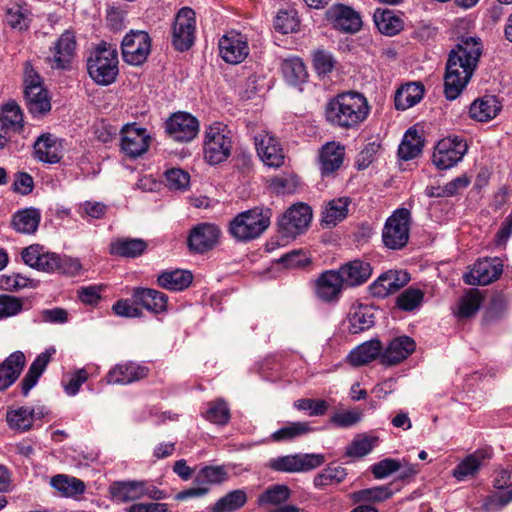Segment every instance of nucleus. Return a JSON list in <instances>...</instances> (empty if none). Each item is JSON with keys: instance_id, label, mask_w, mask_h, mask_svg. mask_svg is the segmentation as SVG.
I'll list each match as a JSON object with an SVG mask.
<instances>
[{"instance_id": "nucleus-22", "label": "nucleus", "mask_w": 512, "mask_h": 512, "mask_svg": "<svg viewBox=\"0 0 512 512\" xmlns=\"http://www.w3.org/2000/svg\"><path fill=\"white\" fill-rule=\"evenodd\" d=\"M23 126V115L14 101L7 102L0 112V149L4 148L13 134Z\"/></svg>"}, {"instance_id": "nucleus-6", "label": "nucleus", "mask_w": 512, "mask_h": 512, "mask_svg": "<svg viewBox=\"0 0 512 512\" xmlns=\"http://www.w3.org/2000/svg\"><path fill=\"white\" fill-rule=\"evenodd\" d=\"M232 140L227 126L214 122L206 127L203 139V156L211 165L225 161L231 154Z\"/></svg>"}, {"instance_id": "nucleus-35", "label": "nucleus", "mask_w": 512, "mask_h": 512, "mask_svg": "<svg viewBox=\"0 0 512 512\" xmlns=\"http://www.w3.org/2000/svg\"><path fill=\"white\" fill-rule=\"evenodd\" d=\"M339 272L347 286H357L366 282L372 274V267L368 262L354 260L343 265Z\"/></svg>"}, {"instance_id": "nucleus-24", "label": "nucleus", "mask_w": 512, "mask_h": 512, "mask_svg": "<svg viewBox=\"0 0 512 512\" xmlns=\"http://www.w3.org/2000/svg\"><path fill=\"white\" fill-rule=\"evenodd\" d=\"M410 281L406 271L390 270L379 276L371 285L370 292L373 296L384 298L398 291Z\"/></svg>"}, {"instance_id": "nucleus-59", "label": "nucleus", "mask_w": 512, "mask_h": 512, "mask_svg": "<svg viewBox=\"0 0 512 512\" xmlns=\"http://www.w3.org/2000/svg\"><path fill=\"white\" fill-rule=\"evenodd\" d=\"M166 185L170 190L183 192L190 186V175L183 169L172 168L165 173Z\"/></svg>"}, {"instance_id": "nucleus-36", "label": "nucleus", "mask_w": 512, "mask_h": 512, "mask_svg": "<svg viewBox=\"0 0 512 512\" xmlns=\"http://www.w3.org/2000/svg\"><path fill=\"white\" fill-rule=\"evenodd\" d=\"M375 320L374 310L367 305H353L350 309L348 321L349 331L353 334L360 333L373 326Z\"/></svg>"}, {"instance_id": "nucleus-2", "label": "nucleus", "mask_w": 512, "mask_h": 512, "mask_svg": "<svg viewBox=\"0 0 512 512\" xmlns=\"http://www.w3.org/2000/svg\"><path fill=\"white\" fill-rule=\"evenodd\" d=\"M369 113L367 98L354 91L338 94L327 102L325 108L326 120L343 129L358 128L368 118Z\"/></svg>"}, {"instance_id": "nucleus-54", "label": "nucleus", "mask_w": 512, "mask_h": 512, "mask_svg": "<svg viewBox=\"0 0 512 512\" xmlns=\"http://www.w3.org/2000/svg\"><path fill=\"white\" fill-rule=\"evenodd\" d=\"M228 479V472L222 465H209L201 468L195 477L197 484L215 485Z\"/></svg>"}, {"instance_id": "nucleus-11", "label": "nucleus", "mask_w": 512, "mask_h": 512, "mask_svg": "<svg viewBox=\"0 0 512 512\" xmlns=\"http://www.w3.org/2000/svg\"><path fill=\"white\" fill-rule=\"evenodd\" d=\"M151 51V38L142 30L130 31L122 40V56L126 63L143 64Z\"/></svg>"}, {"instance_id": "nucleus-16", "label": "nucleus", "mask_w": 512, "mask_h": 512, "mask_svg": "<svg viewBox=\"0 0 512 512\" xmlns=\"http://www.w3.org/2000/svg\"><path fill=\"white\" fill-rule=\"evenodd\" d=\"M76 51V39L72 31H64L50 47L47 57L48 64L55 69L70 67Z\"/></svg>"}, {"instance_id": "nucleus-30", "label": "nucleus", "mask_w": 512, "mask_h": 512, "mask_svg": "<svg viewBox=\"0 0 512 512\" xmlns=\"http://www.w3.org/2000/svg\"><path fill=\"white\" fill-rule=\"evenodd\" d=\"M415 350V342L408 336L393 339L381 354V362L394 365L405 360Z\"/></svg>"}, {"instance_id": "nucleus-56", "label": "nucleus", "mask_w": 512, "mask_h": 512, "mask_svg": "<svg viewBox=\"0 0 512 512\" xmlns=\"http://www.w3.org/2000/svg\"><path fill=\"white\" fill-rule=\"evenodd\" d=\"M290 497V489L286 485H273L258 497L259 505L277 506L286 502Z\"/></svg>"}, {"instance_id": "nucleus-55", "label": "nucleus", "mask_w": 512, "mask_h": 512, "mask_svg": "<svg viewBox=\"0 0 512 512\" xmlns=\"http://www.w3.org/2000/svg\"><path fill=\"white\" fill-rule=\"evenodd\" d=\"M6 421L8 426L16 431L24 432L32 427V416L28 408L19 407L7 411Z\"/></svg>"}, {"instance_id": "nucleus-26", "label": "nucleus", "mask_w": 512, "mask_h": 512, "mask_svg": "<svg viewBox=\"0 0 512 512\" xmlns=\"http://www.w3.org/2000/svg\"><path fill=\"white\" fill-rule=\"evenodd\" d=\"M491 458V453L486 449H478L463 458L452 471V476L457 481H465L475 477L485 461Z\"/></svg>"}, {"instance_id": "nucleus-46", "label": "nucleus", "mask_w": 512, "mask_h": 512, "mask_svg": "<svg viewBox=\"0 0 512 512\" xmlns=\"http://www.w3.org/2000/svg\"><path fill=\"white\" fill-rule=\"evenodd\" d=\"M247 502V494L243 489L233 490L211 507V512H234L242 508Z\"/></svg>"}, {"instance_id": "nucleus-45", "label": "nucleus", "mask_w": 512, "mask_h": 512, "mask_svg": "<svg viewBox=\"0 0 512 512\" xmlns=\"http://www.w3.org/2000/svg\"><path fill=\"white\" fill-rule=\"evenodd\" d=\"M423 149V140L414 129H409L399 145L398 155L403 160H411L416 158Z\"/></svg>"}, {"instance_id": "nucleus-62", "label": "nucleus", "mask_w": 512, "mask_h": 512, "mask_svg": "<svg viewBox=\"0 0 512 512\" xmlns=\"http://www.w3.org/2000/svg\"><path fill=\"white\" fill-rule=\"evenodd\" d=\"M392 495L393 491L390 485L375 486L355 493L357 500L370 502H382L391 498Z\"/></svg>"}, {"instance_id": "nucleus-17", "label": "nucleus", "mask_w": 512, "mask_h": 512, "mask_svg": "<svg viewBox=\"0 0 512 512\" xmlns=\"http://www.w3.org/2000/svg\"><path fill=\"white\" fill-rule=\"evenodd\" d=\"M122 151L131 158L144 154L151 143V136L145 128L136 123L126 124L121 130Z\"/></svg>"}, {"instance_id": "nucleus-19", "label": "nucleus", "mask_w": 512, "mask_h": 512, "mask_svg": "<svg viewBox=\"0 0 512 512\" xmlns=\"http://www.w3.org/2000/svg\"><path fill=\"white\" fill-rule=\"evenodd\" d=\"M219 51L225 62L238 64L249 54L247 37L237 31H229L220 38Z\"/></svg>"}, {"instance_id": "nucleus-27", "label": "nucleus", "mask_w": 512, "mask_h": 512, "mask_svg": "<svg viewBox=\"0 0 512 512\" xmlns=\"http://www.w3.org/2000/svg\"><path fill=\"white\" fill-rule=\"evenodd\" d=\"M148 368L134 363L126 362L113 367L107 375V384H130L143 380L148 374Z\"/></svg>"}, {"instance_id": "nucleus-15", "label": "nucleus", "mask_w": 512, "mask_h": 512, "mask_svg": "<svg viewBox=\"0 0 512 512\" xmlns=\"http://www.w3.org/2000/svg\"><path fill=\"white\" fill-rule=\"evenodd\" d=\"M112 497L120 502L140 499L144 496L155 500L165 498V493L155 486L148 485L146 481H122L111 486Z\"/></svg>"}, {"instance_id": "nucleus-29", "label": "nucleus", "mask_w": 512, "mask_h": 512, "mask_svg": "<svg viewBox=\"0 0 512 512\" xmlns=\"http://www.w3.org/2000/svg\"><path fill=\"white\" fill-rule=\"evenodd\" d=\"M133 299L136 304L154 314L163 313L167 310V295L155 289L136 288L133 292Z\"/></svg>"}, {"instance_id": "nucleus-44", "label": "nucleus", "mask_w": 512, "mask_h": 512, "mask_svg": "<svg viewBox=\"0 0 512 512\" xmlns=\"http://www.w3.org/2000/svg\"><path fill=\"white\" fill-rule=\"evenodd\" d=\"M40 222V213L37 209L29 208L17 212L13 216L12 224L16 231L24 234L34 233Z\"/></svg>"}, {"instance_id": "nucleus-5", "label": "nucleus", "mask_w": 512, "mask_h": 512, "mask_svg": "<svg viewBox=\"0 0 512 512\" xmlns=\"http://www.w3.org/2000/svg\"><path fill=\"white\" fill-rule=\"evenodd\" d=\"M118 54L111 47L98 46L87 59V71L98 85L108 86L115 82L118 69Z\"/></svg>"}, {"instance_id": "nucleus-40", "label": "nucleus", "mask_w": 512, "mask_h": 512, "mask_svg": "<svg viewBox=\"0 0 512 512\" xmlns=\"http://www.w3.org/2000/svg\"><path fill=\"white\" fill-rule=\"evenodd\" d=\"M382 345L379 340L364 342L353 349L349 355V362L354 366L365 365L381 355Z\"/></svg>"}, {"instance_id": "nucleus-12", "label": "nucleus", "mask_w": 512, "mask_h": 512, "mask_svg": "<svg viewBox=\"0 0 512 512\" xmlns=\"http://www.w3.org/2000/svg\"><path fill=\"white\" fill-rule=\"evenodd\" d=\"M312 220V210L309 205L298 203L291 206L279 220L280 232L288 238H295L304 233Z\"/></svg>"}, {"instance_id": "nucleus-28", "label": "nucleus", "mask_w": 512, "mask_h": 512, "mask_svg": "<svg viewBox=\"0 0 512 512\" xmlns=\"http://www.w3.org/2000/svg\"><path fill=\"white\" fill-rule=\"evenodd\" d=\"M220 230L213 224H200L190 233L188 244L196 252H205L211 249L218 240Z\"/></svg>"}, {"instance_id": "nucleus-25", "label": "nucleus", "mask_w": 512, "mask_h": 512, "mask_svg": "<svg viewBox=\"0 0 512 512\" xmlns=\"http://www.w3.org/2000/svg\"><path fill=\"white\" fill-rule=\"evenodd\" d=\"M345 281L339 270L326 271L316 281L315 292L318 298L325 302H331L339 298Z\"/></svg>"}, {"instance_id": "nucleus-61", "label": "nucleus", "mask_w": 512, "mask_h": 512, "mask_svg": "<svg viewBox=\"0 0 512 512\" xmlns=\"http://www.w3.org/2000/svg\"><path fill=\"white\" fill-rule=\"evenodd\" d=\"M274 27L277 31L282 34L293 33L298 30L299 19L297 13L294 10H284L278 12Z\"/></svg>"}, {"instance_id": "nucleus-21", "label": "nucleus", "mask_w": 512, "mask_h": 512, "mask_svg": "<svg viewBox=\"0 0 512 512\" xmlns=\"http://www.w3.org/2000/svg\"><path fill=\"white\" fill-rule=\"evenodd\" d=\"M502 268L497 258L478 260L464 275V281L468 285H488L501 275Z\"/></svg>"}, {"instance_id": "nucleus-39", "label": "nucleus", "mask_w": 512, "mask_h": 512, "mask_svg": "<svg viewBox=\"0 0 512 512\" xmlns=\"http://www.w3.org/2000/svg\"><path fill=\"white\" fill-rule=\"evenodd\" d=\"M192 280L191 272L176 269L162 272L157 278V283L160 287L170 291H182L191 284Z\"/></svg>"}, {"instance_id": "nucleus-10", "label": "nucleus", "mask_w": 512, "mask_h": 512, "mask_svg": "<svg viewBox=\"0 0 512 512\" xmlns=\"http://www.w3.org/2000/svg\"><path fill=\"white\" fill-rule=\"evenodd\" d=\"M467 148V143L460 137L443 138L435 146L433 163L438 169H449L462 160Z\"/></svg>"}, {"instance_id": "nucleus-32", "label": "nucleus", "mask_w": 512, "mask_h": 512, "mask_svg": "<svg viewBox=\"0 0 512 512\" xmlns=\"http://www.w3.org/2000/svg\"><path fill=\"white\" fill-rule=\"evenodd\" d=\"M501 103L492 95H486L472 102L469 116L478 122H487L494 119L501 111Z\"/></svg>"}, {"instance_id": "nucleus-23", "label": "nucleus", "mask_w": 512, "mask_h": 512, "mask_svg": "<svg viewBox=\"0 0 512 512\" xmlns=\"http://www.w3.org/2000/svg\"><path fill=\"white\" fill-rule=\"evenodd\" d=\"M345 148L339 142L324 144L318 153L317 164L322 177L333 175L343 164Z\"/></svg>"}, {"instance_id": "nucleus-8", "label": "nucleus", "mask_w": 512, "mask_h": 512, "mask_svg": "<svg viewBox=\"0 0 512 512\" xmlns=\"http://www.w3.org/2000/svg\"><path fill=\"white\" fill-rule=\"evenodd\" d=\"M324 462L325 457L322 454H291L270 459L267 467L277 472L297 473L320 467Z\"/></svg>"}, {"instance_id": "nucleus-37", "label": "nucleus", "mask_w": 512, "mask_h": 512, "mask_svg": "<svg viewBox=\"0 0 512 512\" xmlns=\"http://www.w3.org/2000/svg\"><path fill=\"white\" fill-rule=\"evenodd\" d=\"M147 244L138 238H117L110 243V253L115 256L135 258L144 253Z\"/></svg>"}, {"instance_id": "nucleus-63", "label": "nucleus", "mask_w": 512, "mask_h": 512, "mask_svg": "<svg viewBox=\"0 0 512 512\" xmlns=\"http://www.w3.org/2000/svg\"><path fill=\"white\" fill-rule=\"evenodd\" d=\"M269 186L277 194H292L299 186V179L293 174L280 175L271 178Z\"/></svg>"}, {"instance_id": "nucleus-1", "label": "nucleus", "mask_w": 512, "mask_h": 512, "mask_svg": "<svg viewBox=\"0 0 512 512\" xmlns=\"http://www.w3.org/2000/svg\"><path fill=\"white\" fill-rule=\"evenodd\" d=\"M482 40L476 36L462 37L450 54L444 77L447 99H456L469 83L482 55Z\"/></svg>"}, {"instance_id": "nucleus-47", "label": "nucleus", "mask_w": 512, "mask_h": 512, "mask_svg": "<svg viewBox=\"0 0 512 512\" xmlns=\"http://www.w3.org/2000/svg\"><path fill=\"white\" fill-rule=\"evenodd\" d=\"M348 205L349 201L347 198L329 201L322 212V222L327 226L336 225L347 216Z\"/></svg>"}, {"instance_id": "nucleus-57", "label": "nucleus", "mask_w": 512, "mask_h": 512, "mask_svg": "<svg viewBox=\"0 0 512 512\" xmlns=\"http://www.w3.org/2000/svg\"><path fill=\"white\" fill-rule=\"evenodd\" d=\"M424 299V292L418 288L409 287L397 297V307L403 311H413L419 308Z\"/></svg>"}, {"instance_id": "nucleus-60", "label": "nucleus", "mask_w": 512, "mask_h": 512, "mask_svg": "<svg viewBox=\"0 0 512 512\" xmlns=\"http://www.w3.org/2000/svg\"><path fill=\"white\" fill-rule=\"evenodd\" d=\"M512 502V487L504 492H494L488 495L482 504L485 512H498Z\"/></svg>"}, {"instance_id": "nucleus-34", "label": "nucleus", "mask_w": 512, "mask_h": 512, "mask_svg": "<svg viewBox=\"0 0 512 512\" xmlns=\"http://www.w3.org/2000/svg\"><path fill=\"white\" fill-rule=\"evenodd\" d=\"M4 20L12 29L27 30L32 20V13L26 3L13 2L6 6Z\"/></svg>"}, {"instance_id": "nucleus-42", "label": "nucleus", "mask_w": 512, "mask_h": 512, "mask_svg": "<svg viewBox=\"0 0 512 512\" xmlns=\"http://www.w3.org/2000/svg\"><path fill=\"white\" fill-rule=\"evenodd\" d=\"M379 442V437L366 433L357 434L346 447L345 455L353 458H361L369 454Z\"/></svg>"}, {"instance_id": "nucleus-31", "label": "nucleus", "mask_w": 512, "mask_h": 512, "mask_svg": "<svg viewBox=\"0 0 512 512\" xmlns=\"http://www.w3.org/2000/svg\"><path fill=\"white\" fill-rule=\"evenodd\" d=\"M34 155L44 163H57L61 159V145L53 135L42 134L34 143Z\"/></svg>"}, {"instance_id": "nucleus-18", "label": "nucleus", "mask_w": 512, "mask_h": 512, "mask_svg": "<svg viewBox=\"0 0 512 512\" xmlns=\"http://www.w3.org/2000/svg\"><path fill=\"white\" fill-rule=\"evenodd\" d=\"M258 156L269 167H280L284 163V152L279 140L266 130L254 136Z\"/></svg>"}, {"instance_id": "nucleus-64", "label": "nucleus", "mask_w": 512, "mask_h": 512, "mask_svg": "<svg viewBox=\"0 0 512 512\" xmlns=\"http://www.w3.org/2000/svg\"><path fill=\"white\" fill-rule=\"evenodd\" d=\"M363 410L354 408L346 411L335 412L331 418L330 423L339 428H348L356 425L362 420Z\"/></svg>"}, {"instance_id": "nucleus-49", "label": "nucleus", "mask_w": 512, "mask_h": 512, "mask_svg": "<svg viewBox=\"0 0 512 512\" xmlns=\"http://www.w3.org/2000/svg\"><path fill=\"white\" fill-rule=\"evenodd\" d=\"M55 352V348H48L40 353L29 366L21 384H37Z\"/></svg>"}, {"instance_id": "nucleus-14", "label": "nucleus", "mask_w": 512, "mask_h": 512, "mask_svg": "<svg viewBox=\"0 0 512 512\" xmlns=\"http://www.w3.org/2000/svg\"><path fill=\"white\" fill-rule=\"evenodd\" d=\"M199 121L187 112L173 113L165 121V132L174 141L187 143L196 138L199 132Z\"/></svg>"}, {"instance_id": "nucleus-7", "label": "nucleus", "mask_w": 512, "mask_h": 512, "mask_svg": "<svg viewBox=\"0 0 512 512\" xmlns=\"http://www.w3.org/2000/svg\"><path fill=\"white\" fill-rule=\"evenodd\" d=\"M410 221L411 213L406 208H398L388 217L382 230V240L387 248L397 250L408 243Z\"/></svg>"}, {"instance_id": "nucleus-52", "label": "nucleus", "mask_w": 512, "mask_h": 512, "mask_svg": "<svg viewBox=\"0 0 512 512\" xmlns=\"http://www.w3.org/2000/svg\"><path fill=\"white\" fill-rule=\"evenodd\" d=\"M283 75L291 85L304 82L307 78V71L300 58L293 57L284 59L281 65Z\"/></svg>"}, {"instance_id": "nucleus-3", "label": "nucleus", "mask_w": 512, "mask_h": 512, "mask_svg": "<svg viewBox=\"0 0 512 512\" xmlns=\"http://www.w3.org/2000/svg\"><path fill=\"white\" fill-rule=\"evenodd\" d=\"M21 257L29 267L48 273L58 271L74 274L81 269V264L77 259L67 256L61 257L39 244H32L24 248L21 252Z\"/></svg>"}, {"instance_id": "nucleus-33", "label": "nucleus", "mask_w": 512, "mask_h": 512, "mask_svg": "<svg viewBox=\"0 0 512 512\" xmlns=\"http://www.w3.org/2000/svg\"><path fill=\"white\" fill-rule=\"evenodd\" d=\"M26 365V356L22 351H15L0 363V384H14Z\"/></svg>"}, {"instance_id": "nucleus-41", "label": "nucleus", "mask_w": 512, "mask_h": 512, "mask_svg": "<svg viewBox=\"0 0 512 512\" xmlns=\"http://www.w3.org/2000/svg\"><path fill=\"white\" fill-rule=\"evenodd\" d=\"M373 18L378 30L384 35L393 36L403 29V20L393 10L377 9Z\"/></svg>"}, {"instance_id": "nucleus-51", "label": "nucleus", "mask_w": 512, "mask_h": 512, "mask_svg": "<svg viewBox=\"0 0 512 512\" xmlns=\"http://www.w3.org/2000/svg\"><path fill=\"white\" fill-rule=\"evenodd\" d=\"M346 476L347 472L344 467L339 465L327 466L314 477L313 484L317 489H325L343 482Z\"/></svg>"}, {"instance_id": "nucleus-9", "label": "nucleus", "mask_w": 512, "mask_h": 512, "mask_svg": "<svg viewBox=\"0 0 512 512\" xmlns=\"http://www.w3.org/2000/svg\"><path fill=\"white\" fill-rule=\"evenodd\" d=\"M24 84L25 98L30 113L40 116L49 112L51 103L47 91L42 86L40 76L32 68H26Z\"/></svg>"}, {"instance_id": "nucleus-38", "label": "nucleus", "mask_w": 512, "mask_h": 512, "mask_svg": "<svg viewBox=\"0 0 512 512\" xmlns=\"http://www.w3.org/2000/svg\"><path fill=\"white\" fill-rule=\"evenodd\" d=\"M424 86L421 83H407L399 88L395 95V107L406 110L413 107L423 98Z\"/></svg>"}, {"instance_id": "nucleus-50", "label": "nucleus", "mask_w": 512, "mask_h": 512, "mask_svg": "<svg viewBox=\"0 0 512 512\" xmlns=\"http://www.w3.org/2000/svg\"><path fill=\"white\" fill-rule=\"evenodd\" d=\"M202 416L210 423L225 426L230 420V409L223 399H217L206 404Z\"/></svg>"}, {"instance_id": "nucleus-53", "label": "nucleus", "mask_w": 512, "mask_h": 512, "mask_svg": "<svg viewBox=\"0 0 512 512\" xmlns=\"http://www.w3.org/2000/svg\"><path fill=\"white\" fill-rule=\"evenodd\" d=\"M311 431L312 428L307 422H289L287 425L273 432L271 438L276 442L291 441Z\"/></svg>"}, {"instance_id": "nucleus-58", "label": "nucleus", "mask_w": 512, "mask_h": 512, "mask_svg": "<svg viewBox=\"0 0 512 512\" xmlns=\"http://www.w3.org/2000/svg\"><path fill=\"white\" fill-rule=\"evenodd\" d=\"M471 179L467 175H461L451 180L443 187L437 188V192H434V188L427 189L429 196L437 197H450L458 194L469 186Z\"/></svg>"}, {"instance_id": "nucleus-13", "label": "nucleus", "mask_w": 512, "mask_h": 512, "mask_svg": "<svg viewBox=\"0 0 512 512\" xmlns=\"http://www.w3.org/2000/svg\"><path fill=\"white\" fill-rule=\"evenodd\" d=\"M196 29L195 12L189 7H183L175 17L172 42L176 50L186 51L194 43Z\"/></svg>"}, {"instance_id": "nucleus-43", "label": "nucleus", "mask_w": 512, "mask_h": 512, "mask_svg": "<svg viewBox=\"0 0 512 512\" xmlns=\"http://www.w3.org/2000/svg\"><path fill=\"white\" fill-rule=\"evenodd\" d=\"M482 301L483 295L478 289H469L459 299L455 315L460 319L472 317L479 310Z\"/></svg>"}, {"instance_id": "nucleus-20", "label": "nucleus", "mask_w": 512, "mask_h": 512, "mask_svg": "<svg viewBox=\"0 0 512 512\" xmlns=\"http://www.w3.org/2000/svg\"><path fill=\"white\" fill-rule=\"evenodd\" d=\"M326 18L335 29L346 33H356L362 26L359 13L343 4L331 6L326 12Z\"/></svg>"}, {"instance_id": "nucleus-4", "label": "nucleus", "mask_w": 512, "mask_h": 512, "mask_svg": "<svg viewBox=\"0 0 512 512\" xmlns=\"http://www.w3.org/2000/svg\"><path fill=\"white\" fill-rule=\"evenodd\" d=\"M271 211L255 207L239 213L229 224V232L237 241L258 238L270 225Z\"/></svg>"}, {"instance_id": "nucleus-48", "label": "nucleus", "mask_w": 512, "mask_h": 512, "mask_svg": "<svg viewBox=\"0 0 512 512\" xmlns=\"http://www.w3.org/2000/svg\"><path fill=\"white\" fill-rule=\"evenodd\" d=\"M51 485L65 497H74L82 494L85 490L83 481L70 477L67 475L59 474L51 478Z\"/></svg>"}]
</instances>
